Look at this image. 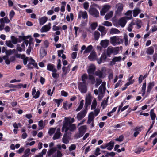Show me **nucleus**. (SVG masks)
Masks as SVG:
<instances>
[{
  "label": "nucleus",
  "mask_w": 157,
  "mask_h": 157,
  "mask_svg": "<svg viewBox=\"0 0 157 157\" xmlns=\"http://www.w3.org/2000/svg\"><path fill=\"white\" fill-rule=\"evenodd\" d=\"M77 128L76 125L75 124L70 123L69 122H65L63 126L62 131H65V132H67L68 131L74 132Z\"/></svg>",
  "instance_id": "obj_1"
},
{
  "label": "nucleus",
  "mask_w": 157,
  "mask_h": 157,
  "mask_svg": "<svg viewBox=\"0 0 157 157\" xmlns=\"http://www.w3.org/2000/svg\"><path fill=\"white\" fill-rule=\"evenodd\" d=\"M119 50L118 47L113 48L112 47H108L106 50L107 55L109 57L112 54L113 55H116L118 53Z\"/></svg>",
  "instance_id": "obj_2"
},
{
  "label": "nucleus",
  "mask_w": 157,
  "mask_h": 157,
  "mask_svg": "<svg viewBox=\"0 0 157 157\" xmlns=\"http://www.w3.org/2000/svg\"><path fill=\"white\" fill-rule=\"evenodd\" d=\"M86 129V125L82 126L79 127L78 128V133L74 135L75 137L77 139L82 137L85 132Z\"/></svg>",
  "instance_id": "obj_3"
},
{
  "label": "nucleus",
  "mask_w": 157,
  "mask_h": 157,
  "mask_svg": "<svg viewBox=\"0 0 157 157\" xmlns=\"http://www.w3.org/2000/svg\"><path fill=\"white\" fill-rule=\"evenodd\" d=\"M123 42V39L120 38L118 36H113L110 38V42L113 45H115L117 44H120Z\"/></svg>",
  "instance_id": "obj_4"
},
{
  "label": "nucleus",
  "mask_w": 157,
  "mask_h": 157,
  "mask_svg": "<svg viewBox=\"0 0 157 157\" xmlns=\"http://www.w3.org/2000/svg\"><path fill=\"white\" fill-rule=\"evenodd\" d=\"M27 66L29 69H33V67L37 69L38 68L37 63H35V60L31 58L29 59V61Z\"/></svg>",
  "instance_id": "obj_5"
},
{
  "label": "nucleus",
  "mask_w": 157,
  "mask_h": 157,
  "mask_svg": "<svg viewBox=\"0 0 157 157\" xmlns=\"http://www.w3.org/2000/svg\"><path fill=\"white\" fill-rule=\"evenodd\" d=\"M124 6L121 3H118L116 5V8L117 10L115 11V13L116 15H120L122 13L123 10Z\"/></svg>",
  "instance_id": "obj_6"
},
{
  "label": "nucleus",
  "mask_w": 157,
  "mask_h": 157,
  "mask_svg": "<svg viewBox=\"0 0 157 157\" xmlns=\"http://www.w3.org/2000/svg\"><path fill=\"white\" fill-rule=\"evenodd\" d=\"M78 87L79 90L82 93H86L87 91V87L86 84L80 82L78 84Z\"/></svg>",
  "instance_id": "obj_7"
},
{
  "label": "nucleus",
  "mask_w": 157,
  "mask_h": 157,
  "mask_svg": "<svg viewBox=\"0 0 157 157\" xmlns=\"http://www.w3.org/2000/svg\"><path fill=\"white\" fill-rule=\"evenodd\" d=\"M90 13L93 16L97 17L99 16L98 11L95 8L90 7L89 9Z\"/></svg>",
  "instance_id": "obj_8"
},
{
  "label": "nucleus",
  "mask_w": 157,
  "mask_h": 157,
  "mask_svg": "<svg viewBox=\"0 0 157 157\" xmlns=\"http://www.w3.org/2000/svg\"><path fill=\"white\" fill-rule=\"evenodd\" d=\"M87 111L86 109H84L77 114L76 117L78 120H81L85 117L87 113Z\"/></svg>",
  "instance_id": "obj_9"
},
{
  "label": "nucleus",
  "mask_w": 157,
  "mask_h": 157,
  "mask_svg": "<svg viewBox=\"0 0 157 157\" xmlns=\"http://www.w3.org/2000/svg\"><path fill=\"white\" fill-rule=\"evenodd\" d=\"M111 6L109 5H106L103 6L100 11L101 15L104 16L105 13L110 8Z\"/></svg>",
  "instance_id": "obj_10"
},
{
  "label": "nucleus",
  "mask_w": 157,
  "mask_h": 157,
  "mask_svg": "<svg viewBox=\"0 0 157 157\" xmlns=\"http://www.w3.org/2000/svg\"><path fill=\"white\" fill-rule=\"evenodd\" d=\"M127 18L124 17L120 19L118 21V24L122 27H124L127 23Z\"/></svg>",
  "instance_id": "obj_11"
},
{
  "label": "nucleus",
  "mask_w": 157,
  "mask_h": 157,
  "mask_svg": "<svg viewBox=\"0 0 157 157\" xmlns=\"http://www.w3.org/2000/svg\"><path fill=\"white\" fill-rule=\"evenodd\" d=\"M83 19H87L88 18V14L86 11H80L78 14V18L81 19V17Z\"/></svg>",
  "instance_id": "obj_12"
},
{
  "label": "nucleus",
  "mask_w": 157,
  "mask_h": 157,
  "mask_svg": "<svg viewBox=\"0 0 157 157\" xmlns=\"http://www.w3.org/2000/svg\"><path fill=\"white\" fill-rule=\"evenodd\" d=\"M85 109H86V110H87L88 106L91 104V97L90 95H88L87 96L85 100Z\"/></svg>",
  "instance_id": "obj_13"
},
{
  "label": "nucleus",
  "mask_w": 157,
  "mask_h": 157,
  "mask_svg": "<svg viewBox=\"0 0 157 157\" xmlns=\"http://www.w3.org/2000/svg\"><path fill=\"white\" fill-rule=\"evenodd\" d=\"M60 129L58 128L57 129L54 135L53 139L54 140L59 139L62 136V134L60 132Z\"/></svg>",
  "instance_id": "obj_14"
},
{
  "label": "nucleus",
  "mask_w": 157,
  "mask_h": 157,
  "mask_svg": "<svg viewBox=\"0 0 157 157\" xmlns=\"http://www.w3.org/2000/svg\"><path fill=\"white\" fill-rule=\"evenodd\" d=\"M51 23H49L48 25L43 26L40 29L41 32H45L51 29Z\"/></svg>",
  "instance_id": "obj_15"
},
{
  "label": "nucleus",
  "mask_w": 157,
  "mask_h": 157,
  "mask_svg": "<svg viewBox=\"0 0 157 157\" xmlns=\"http://www.w3.org/2000/svg\"><path fill=\"white\" fill-rule=\"evenodd\" d=\"M95 67L94 65L92 64L90 65L87 71L89 75H91L94 74L95 71Z\"/></svg>",
  "instance_id": "obj_16"
},
{
  "label": "nucleus",
  "mask_w": 157,
  "mask_h": 157,
  "mask_svg": "<svg viewBox=\"0 0 157 157\" xmlns=\"http://www.w3.org/2000/svg\"><path fill=\"white\" fill-rule=\"evenodd\" d=\"M105 84L106 83L105 82H102L101 85L99 88L98 91L99 92L105 93L106 90Z\"/></svg>",
  "instance_id": "obj_17"
},
{
  "label": "nucleus",
  "mask_w": 157,
  "mask_h": 157,
  "mask_svg": "<svg viewBox=\"0 0 157 157\" xmlns=\"http://www.w3.org/2000/svg\"><path fill=\"white\" fill-rule=\"evenodd\" d=\"M69 137L67 135V132H66L63 135L62 141L64 144H67L69 143Z\"/></svg>",
  "instance_id": "obj_18"
},
{
  "label": "nucleus",
  "mask_w": 157,
  "mask_h": 157,
  "mask_svg": "<svg viewBox=\"0 0 157 157\" xmlns=\"http://www.w3.org/2000/svg\"><path fill=\"white\" fill-rule=\"evenodd\" d=\"M121 60V56L115 57L112 59L110 62V65H114L115 64V62H120Z\"/></svg>",
  "instance_id": "obj_19"
},
{
  "label": "nucleus",
  "mask_w": 157,
  "mask_h": 157,
  "mask_svg": "<svg viewBox=\"0 0 157 157\" xmlns=\"http://www.w3.org/2000/svg\"><path fill=\"white\" fill-rule=\"evenodd\" d=\"M107 58V56L105 53L102 54L100 58L98 60V62L99 64L101 63L102 62L105 61Z\"/></svg>",
  "instance_id": "obj_20"
},
{
  "label": "nucleus",
  "mask_w": 157,
  "mask_h": 157,
  "mask_svg": "<svg viewBox=\"0 0 157 157\" xmlns=\"http://www.w3.org/2000/svg\"><path fill=\"white\" fill-rule=\"evenodd\" d=\"M56 151V147H55L50 148L48 151L47 156L49 157L51 156Z\"/></svg>",
  "instance_id": "obj_21"
},
{
  "label": "nucleus",
  "mask_w": 157,
  "mask_h": 157,
  "mask_svg": "<svg viewBox=\"0 0 157 157\" xmlns=\"http://www.w3.org/2000/svg\"><path fill=\"white\" fill-rule=\"evenodd\" d=\"M109 43V40H105L101 41L100 43V44L102 47L105 48L108 46Z\"/></svg>",
  "instance_id": "obj_22"
},
{
  "label": "nucleus",
  "mask_w": 157,
  "mask_h": 157,
  "mask_svg": "<svg viewBox=\"0 0 157 157\" xmlns=\"http://www.w3.org/2000/svg\"><path fill=\"white\" fill-rule=\"evenodd\" d=\"M39 21L40 25H42L44 24L48 20V18L45 16L39 18Z\"/></svg>",
  "instance_id": "obj_23"
},
{
  "label": "nucleus",
  "mask_w": 157,
  "mask_h": 157,
  "mask_svg": "<svg viewBox=\"0 0 157 157\" xmlns=\"http://www.w3.org/2000/svg\"><path fill=\"white\" fill-rule=\"evenodd\" d=\"M154 84L155 83L154 82H150L148 84L147 90V93H148V94L150 93L151 90L154 86Z\"/></svg>",
  "instance_id": "obj_24"
},
{
  "label": "nucleus",
  "mask_w": 157,
  "mask_h": 157,
  "mask_svg": "<svg viewBox=\"0 0 157 157\" xmlns=\"http://www.w3.org/2000/svg\"><path fill=\"white\" fill-rule=\"evenodd\" d=\"M96 54L95 52H92L88 57L89 59L91 61H93L96 58Z\"/></svg>",
  "instance_id": "obj_25"
},
{
  "label": "nucleus",
  "mask_w": 157,
  "mask_h": 157,
  "mask_svg": "<svg viewBox=\"0 0 157 157\" xmlns=\"http://www.w3.org/2000/svg\"><path fill=\"white\" fill-rule=\"evenodd\" d=\"M98 30L101 33V35H105L106 33L105 28L102 26H100L98 29Z\"/></svg>",
  "instance_id": "obj_26"
},
{
  "label": "nucleus",
  "mask_w": 157,
  "mask_h": 157,
  "mask_svg": "<svg viewBox=\"0 0 157 157\" xmlns=\"http://www.w3.org/2000/svg\"><path fill=\"white\" fill-rule=\"evenodd\" d=\"M94 114L93 112H91L89 114L87 123L88 124H90L94 119Z\"/></svg>",
  "instance_id": "obj_27"
},
{
  "label": "nucleus",
  "mask_w": 157,
  "mask_h": 157,
  "mask_svg": "<svg viewBox=\"0 0 157 157\" xmlns=\"http://www.w3.org/2000/svg\"><path fill=\"white\" fill-rule=\"evenodd\" d=\"M114 142L112 141H111L108 143L106 144L107 146V149L109 150H111L113 147Z\"/></svg>",
  "instance_id": "obj_28"
},
{
  "label": "nucleus",
  "mask_w": 157,
  "mask_h": 157,
  "mask_svg": "<svg viewBox=\"0 0 157 157\" xmlns=\"http://www.w3.org/2000/svg\"><path fill=\"white\" fill-rule=\"evenodd\" d=\"M57 71V70L56 69H54L52 71V77L56 79H57L59 77V74L56 73Z\"/></svg>",
  "instance_id": "obj_29"
},
{
  "label": "nucleus",
  "mask_w": 157,
  "mask_h": 157,
  "mask_svg": "<svg viewBox=\"0 0 157 157\" xmlns=\"http://www.w3.org/2000/svg\"><path fill=\"white\" fill-rule=\"evenodd\" d=\"M147 54L149 55H152L154 52V48L152 46L148 48L146 51Z\"/></svg>",
  "instance_id": "obj_30"
},
{
  "label": "nucleus",
  "mask_w": 157,
  "mask_h": 157,
  "mask_svg": "<svg viewBox=\"0 0 157 157\" xmlns=\"http://www.w3.org/2000/svg\"><path fill=\"white\" fill-rule=\"evenodd\" d=\"M132 11L131 10H128L125 13V15L128 16V17H124L127 18V19L130 20L132 19Z\"/></svg>",
  "instance_id": "obj_31"
},
{
  "label": "nucleus",
  "mask_w": 157,
  "mask_h": 157,
  "mask_svg": "<svg viewBox=\"0 0 157 157\" xmlns=\"http://www.w3.org/2000/svg\"><path fill=\"white\" fill-rule=\"evenodd\" d=\"M113 11H111L107 13L105 16V18L106 20H108L111 18L113 16Z\"/></svg>",
  "instance_id": "obj_32"
},
{
  "label": "nucleus",
  "mask_w": 157,
  "mask_h": 157,
  "mask_svg": "<svg viewBox=\"0 0 157 157\" xmlns=\"http://www.w3.org/2000/svg\"><path fill=\"white\" fill-rule=\"evenodd\" d=\"M95 75L98 76L99 78H102L103 77L102 71L99 70L95 71Z\"/></svg>",
  "instance_id": "obj_33"
},
{
  "label": "nucleus",
  "mask_w": 157,
  "mask_h": 157,
  "mask_svg": "<svg viewBox=\"0 0 157 157\" xmlns=\"http://www.w3.org/2000/svg\"><path fill=\"white\" fill-rule=\"evenodd\" d=\"M141 11V10L138 8H135L133 10V16L136 17L138 15Z\"/></svg>",
  "instance_id": "obj_34"
},
{
  "label": "nucleus",
  "mask_w": 157,
  "mask_h": 157,
  "mask_svg": "<svg viewBox=\"0 0 157 157\" xmlns=\"http://www.w3.org/2000/svg\"><path fill=\"white\" fill-rule=\"evenodd\" d=\"M47 152V150L45 149H43L42 152L39 153L38 155H36L35 157H43L44 155H45Z\"/></svg>",
  "instance_id": "obj_35"
},
{
  "label": "nucleus",
  "mask_w": 157,
  "mask_h": 157,
  "mask_svg": "<svg viewBox=\"0 0 157 157\" xmlns=\"http://www.w3.org/2000/svg\"><path fill=\"white\" fill-rule=\"evenodd\" d=\"M108 98L109 97H108L105 100H104L101 103V106L102 107L103 109H104L107 105Z\"/></svg>",
  "instance_id": "obj_36"
},
{
  "label": "nucleus",
  "mask_w": 157,
  "mask_h": 157,
  "mask_svg": "<svg viewBox=\"0 0 157 157\" xmlns=\"http://www.w3.org/2000/svg\"><path fill=\"white\" fill-rule=\"evenodd\" d=\"M88 77L91 83L92 84H94L95 83L94 77L91 75H89Z\"/></svg>",
  "instance_id": "obj_37"
},
{
  "label": "nucleus",
  "mask_w": 157,
  "mask_h": 157,
  "mask_svg": "<svg viewBox=\"0 0 157 157\" xmlns=\"http://www.w3.org/2000/svg\"><path fill=\"white\" fill-rule=\"evenodd\" d=\"M84 101L83 100H81L79 106L75 110L76 111H78L82 109L83 106Z\"/></svg>",
  "instance_id": "obj_38"
},
{
  "label": "nucleus",
  "mask_w": 157,
  "mask_h": 157,
  "mask_svg": "<svg viewBox=\"0 0 157 157\" xmlns=\"http://www.w3.org/2000/svg\"><path fill=\"white\" fill-rule=\"evenodd\" d=\"M146 86V82H144L143 84L142 87L141 91L142 92V96H144L145 93V90Z\"/></svg>",
  "instance_id": "obj_39"
},
{
  "label": "nucleus",
  "mask_w": 157,
  "mask_h": 157,
  "mask_svg": "<svg viewBox=\"0 0 157 157\" xmlns=\"http://www.w3.org/2000/svg\"><path fill=\"white\" fill-rule=\"evenodd\" d=\"M94 39L96 40H98L100 36V33L98 31H95L94 33Z\"/></svg>",
  "instance_id": "obj_40"
},
{
  "label": "nucleus",
  "mask_w": 157,
  "mask_h": 157,
  "mask_svg": "<svg viewBox=\"0 0 157 157\" xmlns=\"http://www.w3.org/2000/svg\"><path fill=\"white\" fill-rule=\"evenodd\" d=\"M93 48V47L91 45L88 46L86 48L83 53H87L90 52Z\"/></svg>",
  "instance_id": "obj_41"
},
{
  "label": "nucleus",
  "mask_w": 157,
  "mask_h": 157,
  "mask_svg": "<svg viewBox=\"0 0 157 157\" xmlns=\"http://www.w3.org/2000/svg\"><path fill=\"white\" fill-rule=\"evenodd\" d=\"M47 54V52L44 49H42L40 50V57L41 58H43Z\"/></svg>",
  "instance_id": "obj_42"
},
{
  "label": "nucleus",
  "mask_w": 157,
  "mask_h": 157,
  "mask_svg": "<svg viewBox=\"0 0 157 157\" xmlns=\"http://www.w3.org/2000/svg\"><path fill=\"white\" fill-rule=\"evenodd\" d=\"M54 69H56L54 68V65L49 64L47 66V69L49 71H51L52 72L53 70Z\"/></svg>",
  "instance_id": "obj_43"
},
{
  "label": "nucleus",
  "mask_w": 157,
  "mask_h": 157,
  "mask_svg": "<svg viewBox=\"0 0 157 157\" xmlns=\"http://www.w3.org/2000/svg\"><path fill=\"white\" fill-rule=\"evenodd\" d=\"M150 115L151 119L153 120H154L155 118L156 114L154 113V109H152L151 110Z\"/></svg>",
  "instance_id": "obj_44"
},
{
  "label": "nucleus",
  "mask_w": 157,
  "mask_h": 157,
  "mask_svg": "<svg viewBox=\"0 0 157 157\" xmlns=\"http://www.w3.org/2000/svg\"><path fill=\"white\" fill-rule=\"evenodd\" d=\"M120 31L116 28H112L110 31V34H118L120 33Z\"/></svg>",
  "instance_id": "obj_45"
},
{
  "label": "nucleus",
  "mask_w": 157,
  "mask_h": 157,
  "mask_svg": "<svg viewBox=\"0 0 157 157\" xmlns=\"http://www.w3.org/2000/svg\"><path fill=\"white\" fill-rule=\"evenodd\" d=\"M70 117H65V120L66 121L65 122H69L70 123L72 124L75 121L74 118H72L71 120H70Z\"/></svg>",
  "instance_id": "obj_46"
},
{
  "label": "nucleus",
  "mask_w": 157,
  "mask_h": 157,
  "mask_svg": "<svg viewBox=\"0 0 157 157\" xmlns=\"http://www.w3.org/2000/svg\"><path fill=\"white\" fill-rule=\"evenodd\" d=\"M96 83L95 86L96 87H97L102 82V80L100 78H96Z\"/></svg>",
  "instance_id": "obj_47"
},
{
  "label": "nucleus",
  "mask_w": 157,
  "mask_h": 157,
  "mask_svg": "<svg viewBox=\"0 0 157 157\" xmlns=\"http://www.w3.org/2000/svg\"><path fill=\"white\" fill-rule=\"evenodd\" d=\"M97 103L95 99H94L92 102V104L91 105V109H95L97 106Z\"/></svg>",
  "instance_id": "obj_48"
},
{
  "label": "nucleus",
  "mask_w": 157,
  "mask_h": 157,
  "mask_svg": "<svg viewBox=\"0 0 157 157\" xmlns=\"http://www.w3.org/2000/svg\"><path fill=\"white\" fill-rule=\"evenodd\" d=\"M81 78L82 81L83 82H81L82 83H84L85 84H86V80L88 78V76L87 74H84L81 76Z\"/></svg>",
  "instance_id": "obj_49"
},
{
  "label": "nucleus",
  "mask_w": 157,
  "mask_h": 157,
  "mask_svg": "<svg viewBox=\"0 0 157 157\" xmlns=\"http://www.w3.org/2000/svg\"><path fill=\"white\" fill-rule=\"evenodd\" d=\"M3 59L5 60L6 64L9 65L10 64V61L9 59V57L8 56H5L3 57Z\"/></svg>",
  "instance_id": "obj_50"
},
{
  "label": "nucleus",
  "mask_w": 157,
  "mask_h": 157,
  "mask_svg": "<svg viewBox=\"0 0 157 157\" xmlns=\"http://www.w3.org/2000/svg\"><path fill=\"white\" fill-rule=\"evenodd\" d=\"M11 38L12 42L13 44H17L18 41V39L17 38H16L14 36H12L11 37Z\"/></svg>",
  "instance_id": "obj_51"
},
{
  "label": "nucleus",
  "mask_w": 157,
  "mask_h": 157,
  "mask_svg": "<svg viewBox=\"0 0 157 157\" xmlns=\"http://www.w3.org/2000/svg\"><path fill=\"white\" fill-rule=\"evenodd\" d=\"M135 24V23L133 22H131L128 25V26L127 29V30L129 32H131L133 28V26Z\"/></svg>",
  "instance_id": "obj_52"
},
{
  "label": "nucleus",
  "mask_w": 157,
  "mask_h": 157,
  "mask_svg": "<svg viewBox=\"0 0 157 157\" xmlns=\"http://www.w3.org/2000/svg\"><path fill=\"white\" fill-rule=\"evenodd\" d=\"M6 44L7 46L11 48H13L14 47L13 45L10 40L6 41Z\"/></svg>",
  "instance_id": "obj_53"
},
{
  "label": "nucleus",
  "mask_w": 157,
  "mask_h": 157,
  "mask_svg": "<svg viewBox=\"0 0 157 157\" xmlns=\"http://www.w3.org/2000/svg\"><path fill=\"white\" fill-rule=\"evenodd\" d=\"M69 66L68 67H62V70L63 73L64 74V75H65L69 71Z\"/></svg>",
  "instance_id": "obj_54"
},
{
  "label": "nucleus",
  "mask_w": 157,
  "mask_h": 157,
  "mask_svg": "<svg viewBox=\"0 0 157 157\" xmlns=\"http://www.w3.org/2000/svg\"><path fill=\"white\" fill-rule=\"evenodd\" d=\"M38 124L40 128L39 129H42L44 126V125L43 124V121L42 120L38 122Z\"/></svg>",
  "instance_id": "obj_55"
},
{
  "label": "nucleus",
  "mask_w": 157,
  "mask_h": 157,
  "mask_svg": "<svg viewBox=\"0 0 157 157\" xmlns=\"http://www.w3.org/2000/svg\"><path fill=\"white\" fill-rule=\"evenodd\" d=\"M97 26V23L96 22H94L91 24L90 25L91 29L93 30H94Z\"/></svg>",
  "instance_id": "obj_56"
},
{
  "label": "nucleus",
  "mask_w": 157,
  "mask_h": 157,
  "mask_svg": "<svg viewBox=\"0 0 157 157\" xmlns=\"http://www.w3.org/2000/svg\"><path fill=\"white\" fill-rule=\"evenodd\" d=\"M56 129V128H51L49 130L48 133L50 135H52L55 132Z\"/></svg>",
  "instance_id": "obj_57"
},
{
  "label": "nucleus",
  "mask_w": 157,
  "mask_h": 157,
  "mask_svg": "<svg viewBox=\"0 0 157 157\" xmlns=\"http://www.w3.org/2000/svg\"><path fill=\"white\" fill-rule=\"evenodd\" d=\"M53 101L57 104V107H59V106L60 103L62 102L63 100L62 99H54Z\"/></svg>",
  "instance_id": "obj_58"
},
{
  "label": "nucleus",
  "mask_w": 157,
  "mask_h": 157,
  "mask_svg": "<svg viewBox=\"0 0 157 157\" xmlns=\"http://www.w3.org/2000/svg\"><path fill=\"white\" fill-rule=\"evenodd\" d=\"M102 25L107 26H111L112 25V23L111 22L105 21L102 24Z\"/></svg>",
  "instance_id": "obj_59"
},
{
  "label": "nucleus",
  "mask_w": 157,
  "mask_h": 157,
  "mask_svg": "<svg viewBox=\"0 0 157 157\" xmlns=\"http://www.w3.org/2000/svg\"><path fill=\"white\" fill-rule=\"evenodd\" d=\"M124 139V136L123 135H121L119 136L118 138H116L115 140L116 141L121 142L123 141Z\"/></svg>",
  "instance_id": "obj_60"
},
{
  "label": "nucleus",
  "mask_w": 157,
  "mask_h": 157,
  "mask_svg": "<svg viewBox=\"0 0 157 157\" xmlns=\"http://www.w3.org/2000/svg\"><path fill=\"white\" fill-rule=\"evenodd\" d=\"M61 3L63 5L61 6L60 10L61 11L64 12L65 11V6L66 5V3L64 2H62Z\"/></svg>",
  "instance_id": "obj_61"
},
{
  "label": "nucleus",
  "mask_w": 157,
  "mask_h": 157,
  "mask_svg": "<svg viewBox=\"0 0 157 157\" xmlns=\"http://www.w3.org/2000/svg\"><path fill=\"white\" fill-rule=\"evenodd\" d=\"M76 148V145L75 144H72L69 147V150L70 151H71L75 150Z\"/></svg>",
  "instance_id": "obj_62"
},
{
  "label": "nucleus",
  "mask_w": 157,
  "mask_h": 157,
  "mask_svg": "<svg viewBox=\"0 0 157 157\" xmlns=\"http://www.w3.org/2000/svg\"><path fill=\"white\" fill-rule=\"evenodd\" d=\"M15 15V12L13 10H12L10 11V20H11L13 17Z\"/></svg>",
  "instance_id": "obj_63"
},
{
  "label": "nucleus",
  "mask_w": 157,
  "mask_h": 157,
  "mask_svg": "<svg viewBox=\"0 0 157 157\" xmlns=\"http://www.w3.org/2000/svg\"><path fill=\"white\" fill-rule=\"evenodd\" d=\"M100 109L98 108L95 109L93 112L94 116H97L100 112Z\"/></svg>",
  "instance_id": "obj_64"
}]
</instances>
